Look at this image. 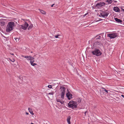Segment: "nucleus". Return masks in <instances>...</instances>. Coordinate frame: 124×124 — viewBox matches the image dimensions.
<instances>
[{"mask_svg": "<svg viewBox=\"0 0 124 124\" xmlns=\"http://www.w3.org/2000/svg\"><path fill=\"white\" fill-rule=\"evenodd\" d=\"M14 23L13 22H9L6 27V31L9 32L12 30L14 27Z\"/></svg>", "mask_w": 124, "mask_h": 124, "instance_id": "1", "label": "nucleus"}, {"mask_svg": "<svg viewBox=\"0 0 124 124\" xmlns=\"http://www.w3.org/2000/svg\"><path fill=\"white\" fill-rule=\"evenodd\" d=\"M68 105L69 107L72 108V109H74L77 107V104L76 102L72 101L69 102Z\"/></svg>", "mask_w": 124, "mask_h": 124, "instance_id": "2", "label": "nucleus"}, {"mask_svg": "<svg viewBox=\"0 0 124 124\" xmlns=\"http://www.w3.org/2000/svg\"><path fill=\"white\" fill-rule=\"evenodd\" d=\"M92 53L93 55L97 56H100L101 54V51L99 49H95L94 51H92Z\"/></svg>", "mask_w": 124, "mask_h": 124, "instance_id": "3", "label": "nucleus"}, {"mask_svg": "<svg viewBox=\"0 0 124 124\" xmlns=\"http://www.w3.org/2000/svg\"><path fill=\"white\" fill-rule=\"evenodd\" d=\"M106 5L105 3L104 2H100L97 3L95 7H97L98 8H99L103 7Z\"/></svg>", "mask_w": 124, "mask_h": 124, "instance_id": "4", "label": "nucleus"}, {"mask_svg": "<svg viewBox=\"0 0 124 124\" xmlns=\"http://www.w3.org/2000/svg\"><path fill=\"white\" fill-rule=\"evenodd\" d=\"M29 24L25 22L24 24L20 25L19 26L20 28H22L23 30H26L28 27Z\"/></svg>", "mask_w": 124, "mask_h": 124, "instance_id": "5", "label": "nucleus"}, {"mask_svg": "<svg viewBox=\"0 0 124 124\" xmlns=\"http://www.w3.org/2000/svg\"><path fill=\"white\" fill-rule=\"evenodd\" d=\"M107 11L106 10V11H101V12L100 13L101 16L103 17L107 16L109 14V13L108 12H107Z\"/></svg>", "mask_w": 124, "mask_h": 124, "instance_id": "6", "label": "nucleus"}, {"mask_svg": "<svg viewBox=\"0 0 124 124\" xmlns=\"http://www.w3.org/2000/svg\"><path fill=\"white\" fill-rule=\"evenodd\" d=\"M117 36L116 33H113L109 34L108 35V36L110 39H114Z\"/></svg>", "mask_w": 124, "mask_h": 124, "instance_id": "7", "label": "nucleus"}, {"mask_svg": "<svg viewBox=\"0 0 124 124\" xmlns=\"http://www.w3.org/2000/svg\"><path fill=\"white\" fill-rule=\"evenodd\" d=\"M24 58L27 59V60L28 61H30L31 60H32L34 59V58L32 56H26L24 57Z\"/></svg>", "mask_w": 124, "mask_h": 124, "instance_id": "8", "label": "nucleus"}, {"mask_svg": "<svg viewBox=\"0 0 124 124\" xmlns=\"http://www.w3.org/2000/svg\"><path fill=\"white\" fill-rule=\"evenodd\" d=\"M66 95L67 97L69 100H70V99L72 98V95L69 92H68V93H66Z\"/></svg>", "mask_w": 124, "mask_h": 124, "instance_id": "9", "label": "nucleus"}, {"mask_svg": "<svg viewBox=\"0 0 124 124\" xmlns=\"http://www.w3.org/2000/svg\"><path fill=\"white\" fill-rule=\"evenodd\" d=\"M60 89H61V93H65V88L64 87H61L60 88Z\"/></svg>", "mask_w": 124, "mask_h": 124, "instance_id": "10", "label": "nucleus"}, {"mask_svg": "<svg viewBox=\"0 0 124 124\" xmlns=\"http://www.w3.org/2000/svg\"><path fill=\"white\" fill-rule=\"evenodd\" d=\"M114 19L115 21L117 23H121L122 22V21L121 20H120V19H119L117 18H115Z\"/></svg>", "mask_w": 124, "mask_h": 124, "instance_id": "11", "label": "nucleus"}, {"mask_svg": "<svg viewBox=\"0 0 124 124\" xmlns=\"http://www.w3.org/2000/svg\"><path fill=\"white\" fill-rule=\"evenodd\" d=\"M71 117L70 116H68L67 118V121L69 124H71L70 119Z\"/></svg>", "mask_w": 124, "mask_h": 124, "instance_id": "12", "label": "nucleus"}, {"mask_svg": "<svg viewBox=\"0 0 124 124\" xmlns=\"http://www.w3.org/2000/svg\"><path fill=\"white\" fill-rule=\"evenodd\" d=\"M113 10L116 12H119L120 11L118 7H115Z\"/></svg>", "mask_w": 124, "mask_h": 124, "instance_id": "13", "label": "nucleus"}, {"mask_svg": "<svg viewBox=\"0 0 124 124\" xmlns=\"http://www.w3.org/2000/svg\"><path fill=\"white\" fill-rule=\"evenodd\" d=\"M56 100L57 102H59L61 104H63V101L60 100L59 99H56Z\"/></svg>", "mask_w": 124, "mask_h": 124, "instance_id": "14", "label": "nucleus"}, {"mask_svg": "<svg viewBox=\"0 0 124 124\" xmlns=\"http://www.w3.org/2000/svg\"><path fill=\"white\" fill-rule=\"evenodd\" d=\"M101 44V42H97L94 43L93 44V46L94 47L96 46V45H99Z\"/></svg>", "mask_w": 124, "mask_h": 124, "instance_id": "15", "label": "nucleus"}, {"mask_svg": "<svg viewBox=\"0 0 124 124\" xmlns=\"http://www.w3.org/2000/svg\"><path fill=\"white\" fill-rule=\"evenodd\" d=\"M65 94V93H63V92L61 93L60 94V96H61V98L62 99H64V96Z\"/></svg>", "mask_w": 124, "mask_h": 124, "instance_id": "16", "label": "nucleus"}, {"mask_svg": "<svg viewBox=\"0 0 124 124\" xmlns=\"http://www.w3.org/2000/svg\"><path fill=\"white\" fill-rule=\"evenodd\" d=\"M28 110H29V111L30 112V113L31 114H32L33 115H34V114L33 112L32 111L31 109L30 108H28Z\"/></svg>", "mask_w": 124, "mask_h": 124, "instance_id": "17", "label": "nucleus"}, {"mask_svg": "<svg viewBox=\"0 0 124 124\" xmlns=\"http://www.w3.org/2000/svg\"><path fill=\"white\" fill-rule=\"evenodd\" d=\"M40 12L42 14L44 15H45L46 14V12L44 11L43 10H42L41 9H39Z\"/></svg>", "mask_w": 124, "mask_h": 124, "instance_id": "18", "label": "nucleus"}, {"mask_svg": "<svg viewBox=\"0 0 124 124\" xmlns=\"http://www.w3.org/2000/svg\"><path fill=\"white\" fill-rule=\"evenodd\" d=\"M30 63L31 64V65L33 66H34L35 65H37L36 63H33V62H32L31 61H30Z\"/></svg>", "mask_w": 124, "mask_h": 124, "instance_id": "19", "label": "nucleus"}, {"mask_svg": "<svg viewBox=\"0 0 124 124\" xmlns=\"http://www.w3.org/2000/svg\"><path fill=\"white\" fill-rule=\"evenodd\" d=\"M101 88L102 89V91H105L106 93H108V91L105 89V88H103V87H102Z\"/></svg>", "mask_w": 124, "mask_h": 124, "instance_id": "20", "label": "nucleus"}, {"mask_svg": "<svg viewBox=\"0 0 124 124\" xmlns=\"http://www.w3.org/2000/svg\"><path fill=\"white\" fill-rule=\"evenodd\" d=\"M33 27V25L32 24H31L30 26H29V27L28 28V29L29 30H30Z\"/></svg>", "mask_w": 124, "mask_h": 124, "instance_id": "21", "label": "nucleus"}, {"mask_svg": "<svg viewBox=\"0 0 124 124\" xmlns=\"http://www.w3.org/2000/svg\"><path fill=\"white\" fill-rule=\"evenodd\" d=\"M112 2V0H109V1H108V4H111Z\"/></svg>", "mask_w": 124, "mask_h": 124, "instance_id": "22", "label": "nucleus"}, {"mask_svg": "<svg viewBox=\"0 0 124 124\" xmlns=\"http://www.w3.org/2000/svg\"><path fill=\"white\" fill-rule=\"evenodd\" d=\"M96 39H99L101 38V37L99 36H98L96 37Z\"/></svg>", "mask_w": 124, "mask_h": 124, "instance_id": "23", "label": "nucleus"}, {"mask_svg": "<svg viewBox=\"0 0 124 124\" xmlns=\"http://www.w3.org/2000/svg\"><path fill=\"white\" fill-rule=\"evenodd\" d=\"M115 99L117 101H119V98L118 97H116L115 98Z\"/></svg>", "mask_w": 124, "mask_h": 124, "instance_id": "24", "label": "nucleus"}, {"mask_svg": "<svg viewBox=\"0 0 124 124\" xmlns=\"http://www.w3.org/2000/svg\"><path fill=\"white\" fill-rule=\"evenodd\" d=\"M14 39L16 40V41H19V39L17 38H15Z\"/></svg>", "mask_w": 124, "mask_h": 124, "instance_id": "25", "label": "nucleus"}, {"mask_svg": "<svg viewBox=\"0 0 124 124\" xmlns=\"http://www.w3.org/2000/svg\"><path fill=\"white\" fill-rule=\"evenodd\" d=\"M59 36H60L59 35V34H58V35H56L54 37L56 38H59V37H58Z\"/></svg>", "mask_w": 124, "mask_h": 124, "instance_id": "26", "label": "nucleus"}, {"mask_svg": "<svg viewBox=\"0 0 124 124\" xmlns=\"http://www.w3.org/2000/svg\"><path fill=\"white\" fill-rule=\"evenodd\" d=\"M54 93H48L47 94V95H48L49 94H52V95H53V94Z\"/></svg>", "mask_w": 124, "mask_h": 124, "instance_id": "27", "label": "nucleus"}, {"mask_svg": "<svg viewBox=\"0 0 124 124\" xmlns=\"http://www.w3.org/2000/svg\"><path fill=\"white\" fill-rule=\"evenodd\" d=\"M52 85H49L48 86V87L50 88H52V87H51Z\"/></svg>", "mask_w": 124, "mask_h": 124, "instance_id": "28", "label": "nucleus"}, {"mask_svg": "<svg viewBox=\"0 0 124 124\" xmlns=\"http://www.w3.org/2000/svg\"><path fill=\"white\" fill-rule=\"evenodd\" d=\"M9 59L12 62H14L15 61L14 59H13L12 60L10 59Z\"/></svg>", "mask_w": 124, "mask_h": 124, "instance_id": "29", "label": "nucleus"}, {"mask_svg": "<svg viewBox=\"0 0 124 124\" xmlns=\"http://www.w3.org/2000/svg\"><path fill=\"white\" fill-rule=\"evenodd\" d=\"M87 14H88V13H87L85 14L83 16V17H84Z\"/></svg>", "mask_w": 124, "mask_h": 124, "instance_id": "30", "label": "nucleus"}, {"mask_svg": "<svg viewBox=\"0 0 124 124\" xmlns=\"http://www.w3.org/2000/svg\"><path fill=\"white\" fill-rule=\"evenodd\" d=\"M30 61H31L32 62H35V61L33 60H31Z\"/></svg>", "mask_w": 124, "mask_h": 124, "instance_id": "31", "label": "nucleus"}, {"mask_svg": "<svg viewBox=\"0 0 124 124\" xmlns=\"http://www.w3.org/2000/svg\"><path fill=\"white\" fill-rule=\"evenodd\" d=\"M121 96L123 97V98H124V95H121Z\"/></svg>", "mask_w": 124, "mask_h": 124, "instance_id": "32", "label": "nucleus"}, {"mask_svg": "<svg viewBox=\"0 0 124 124\" xmlns=\"http://www.w3.org/2000/svg\"><path fill=\"white\" fill-rule=\"evenodd\" d=\"M55 4H53V5H51V7H53V6Z\"/></svg>", "mask_w": 124, "mask_h": 124, "instance_id": "33", "label": "nucleus"}, {"mask_svg": "<svg viewBox=\"0 0 124 124\" xmlns=\"http://www.w3.org/2000/svg\"><path fill=\"white\" fill-rule=\"evenodd\" d=\"M25 113H26V115H28V114H29V113L27 112H26Z\"/></svg>", "mask_w": 124, "mask_h": 124, "instance_id": "34", "label": "nucleus"}, {"mask_svg": "<svg viewBox=\"0 0 124 124\" xmlns=\"http://www.w3.org/2000/svg\"><path fill=\"white\" fill-rule=\"evenodd\" d=\"M21 56L22 57H24H24H25V56H24L23 55H21Z\"/></svg>", "mask_w": 124, "mask_h": 124, "instance_id": "35", "label": "nucleus"}, {"mask_svg": "<svg viewBox=\"0 0 124 124\" xmlns=\"http://www.w3.org/2000/svg\"><path fill=\"white\" fill-rule=\"evenodd\" d=\"M10 54L11 55H14V54H13V53H12H12H10Z\"/></svg>", "mask_w": 124, "mask_h": 124, "instance_id": "36", "label": "nucleus"}, {"mask_svg": "<svg viewBox=\"0 0 124 124\" xmlns=\"http://www.w3.org/2000/svg\"><path fill=\"white\" fill-rule=\"evenodd\" d=\"M108 1H109V0H106V2H108Z\"/></svg>", "mask_w": 124, "mask_h": 124, "instance_id": "37", "label": "nucleus"}, {"mask_svg": "<svg viewBox=\"0 0 124 124\" xmlns=\"http://www.w3.org/2000/svg\"><path fill=\"white\" fill-rule=\"evenodd\" d=\"M81 101V99H80L78 101H79V102H80Z\"/></svg>", "mask_w": 124, "mask_h": 124, "instance_id": "38", "label": "nucleus"}, {"mask_svg": "<svg viewBox=\"0 0 124 124\" xmlns=\"http://www.w3.org/2000/svg\"><path fill=\"white\" fill-rule=\"evenodd\" d=\"M87 112V111H85V115H86V113Z\"/></svg>", "mask_w": 124, "mask_h": 124, "instance_id": "39", "label": "nucleus"}, {"mask_svg": "<svg viewBox=\"0 0 124 124\" xmlns=\"http://www.w3.org/2000/svg\"><path fill=\"white\" fill-rule=\"evenodd\" d=\"M122 9L123 10V11H124V9H123L122 8Z\"/></svg>", "mask_w": 124, "mask_h": 124, "instance_id": "40", "label": "nucleus"}, {"mask_svg": "<svg viewBox=\"0 0 124 124\" xmlns=\"http://www.w3.org/2000/svg\"><path fill=\"white\" fill-rule=\"evenodd\" d=\"M113 1H114V2H117V1H116L113 0Z\"/></svg>", "mask_w": 124, "mask_h": 124, "instance_id": "41", "label": "nucleus"}, {"mask_svg": "<svg viewBox=\"0 0 124 124\" xmlns=\"http://www.w3.org/2000/svg\"><path fill=\"white\" fill-rule=\"evenodd\" d=\"M31 124H34L33 123H31Z\"/></svg>", "mask_w": 124, "mask_h": 124, "instance_id": "42", "label": "nucleus"}, {"mask_svg": "<svg viewBox=\"0 0 124 124\" xmlns=\"http://www.w3.org/2000/svg\"><path fill=\"white\" fill-rule=\"evenodd\" d=\"M99 21V20L97 21H96V22H97V21Z\"/></svg>", "mask_w": 124, "mask_h": 124, "instance_id": "43", "label": "nucleus"}, {"mask_svg": "<svg viewBox=\"0 0 124 124\" xmlns=\"http://www.w3.org/2000/svg\"><path fill=\"white\" fill-rule=\"evenodd\" d=\"M100 20H102V19H100Z\"/></svg>", "mask_w": 124, "mask_h": 124, "instance_id": "44", "label": "nucleus"}, {"mask_svg": "<svg viewBox=\"0 0 124 124\" xmlns=\"http://www.w3.org/2000/svg\"><path fill=\"white\" fill-rule=\"evenodd\" d=\"M101 90H100V92H101Z\"/></svg>", "mask_w": 124, "mask_h": 124, "instance_id": "45", "label": "nucleus"}, {"mask_svg": "<svg viewBox=\"0 0 124 124\" xmlns=\"http://www.w3.org/2000/svg\"><path fill=\"white\" fill-rule=\"evenodd\" d=\"M31 53H32V52H31Z\"/></svg>", "mask_w": 124, "mask_h": 124, "instance_id": "46", "label": "nucleus"}]
</instances>
